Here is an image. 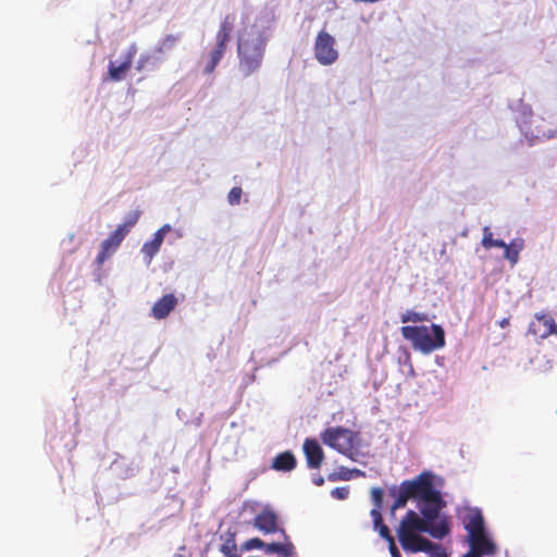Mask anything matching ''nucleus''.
I'll return each instance as SVG.
<instances>
[{"label":"nucleus","instance_id":"nucleus-1","mask_svg":"<svg viewBox=\"0 0 557 557\" xmlns=\"http://www.w3.org/2000/svg\"><path fill=\"white\" fill-rule=\"evenodd\" d=\"M436 480L438 479L433 472L423 471L414 479L406 480L398 488L391 491L395 496L392 512L404 508L410 498L417 499L420 511V515L414 510L407 511L397 529L398 539L404 527L407 534L412 531H426L435 540H443L450 533L449 518L442 512L446 502L436 486Z\"/></svg>","mask_w":557,"mask_h":557},{"label":"nucleus","instance_id":"nucleus-2","mask_svg":"<svg viewBox=\"0 0 557 557\" xmlns=\"http://www.w3.org/2000/svg\"><path fill=\"white\" fill-rule=\"evenodd\" d=\"M274 20V11L269 7L244 8L242 28L237 34L238 71L243 77L260 71L272 37Z\"/></svg>","mask_w":557,"mask_h":557},{"label":"nucleus","instance_id":"nucleus-3","mask_svg":"<svg viewBox=\"0 0 557 557\" xmlns=\"http://www.w3.org/2000/svg\"><path fill=\"white\" fill-rule=\"evenodd\" d=\"M462 523L468 532V542L470 550L463 557H481L482 555H493L496 552V545L488 534L484 518L479 508H468L462 515Z\"/></svg>","mask_w":557,"mask_h":557},{"label":"nucleus","instance_id":"nucleus-4","mask_svg":"<svg viewBox=\"0 0 557 557\" xmlns=\"http://www.w3.org/2000/svg\"><path fill=\"white\" fill-rule=\"evenodd\" d=\"M405 339L411 342L414 350L430 355L445 346V332L438 324L411 326L400 329Z\"/></svg>","mask_w":557,"mask_h":557},{"label":"nucleus","instance_id":"nucleus-5","mask_svg":"<svg viewBox=\"0 0 557 557\" xmlns=\"http://www.w3.org/2000/svg\"><path fill=\"white\" fill-rule=\"evenodd\" d=\"M406 527L399 532V543L403 549L410 554L426 553L430 557H448L443 546L434 543L422 534L426 531H412L407 534Z\"/></svg>","mask_w":557,"mask_h":557},{"label":"nucleus","instance_id":"nucleus-6","mask_svg":"<svg viewBox=\"0 0 557 557\" xmlns=\"http://www.w3.org/2000/svg\"><path fill=\"white\" fill-rule=\"evenodd\" d=\"M322 441L325 445L355 460L354 449L359 442L357 433L342 426L329 428L322 433Z\"/></svg>","mask_w":557,"mask_h":557},{"label":"nucleus","instance_id":"nucleus-7","mask_svg":"<svg viewBox=\"0 0 557 557\" xmlns=\"http://www.w3.org/2000/svg\"><path fill=\"white\" fill-rule=\"evenodd\" d=\"M183 236L184 233L181 228H173L169 223L163 224L153 233L151 239L144 243L140 249L145 263L147 265L151 263L165 239L170 245H174Z\"/></svg>","mask_w":557,"mask_h":557},{"label":"nucleus","instance_id":"nucleus-8","mask_svg":"<svg viewBox=\"0 0 557 557\" xmlns=\"http://www.w3.org/2000/svg\"><path fill=\"white\" fill-rule=\"evenodd\" d=\"M313 54L319 64L333 65L339 58L334 36L325 29L320 30L314 40Z\"/></svg>","mask_w":557,"mask_h":557},{"label":"nucleus","instance_id":"nucleus-9","mask_svg":"<svg viewBox=\"0 0 557 557\" xmlns=\"http://www.w3.org/2000/svg\"><path fill=\"white\" fill-rule=\"evenodd\" d=\"M517 123L530 145H534L536 140L550 139L557 136V131H545L537 124V121H527V119H523L518 120Z\"/></svg>","mask_w":557,"mask_h":557},{"label":"nucleus","instance_id":"nucleus-10","mask_svg":"<svg viewBox=\"0 0 557 557\" xmlns=\"http://www.w3.org/2000/svg\"><path fill=\"white\" fill-rule=\"evenodd\" d=\"M126 237L124 228H116L100 244V250L96 257V263L100 267L109 258H111L119 249L120 245Z\"/></svg>","mask_w":557,"mask_h":557},{"label":"nucleus","instance_id":"nucleus-11","mask_svg":"<svg viewBox=\"0 0 557 557\" xmlns=\"http://www.w3.org/2000/svg\"><path fill=\"white\" fill-rule=\"evenodd\" d=\"M137 53L136 45H132L126 52L121 55V61H110L109 77L114 82L122 81L131 69L133 59Z\"/></svg>","mask_w":557,"mask_h":557},{"label":"nucleus","instance_id":"nucleus-12","mask_svg":"<svg viewBox=\"0 0 557 557\" xmlns=\"http://www.w3.org/2000/svg\"><path fill=\"white\" fill-rule=\"evenodd\" d=\"M253 525L263 534L275 533L280 530L277 515L270 508H264L256 515Z\"/></svg>","mask_w":557,"mask_h":557},{"label":"nucleus","instance_id":"nucleus-13","mask_svg":"<svg viewBox=\"0 0 557 557\" xmlns=\"http://www.w3.org/2000/svg\"><path fill=\"white\" fill-rule=\"evenodd\" d=\"M535 319L537 323H532L530 325V332L534 335H539L543 339L552 334L557 335V324L553 318L543 313H536Z\"/></svg>","mask_w":557,"mask_h":557},{"label":"nucleus","instance_id":"nucleus-14","mask_svg":"<svg viewBox=\"0 0 557 557\" xmlns=\"http://www.w3.org/2000/svg\"><path fill=\"white\" fill-rule=\"evenodd\" d=\"M304 453L309 468L317 469L321 466L323 450L317 440L307 438L304 443Z\"/></svg>","mask_w":557,"mask_h":557},{"label":"nucleus","instance_id":"nucleus-15","mask_svg":"<svg viewBox=\"0 0 557 557\" xmlns=\"http://www.w3.org/2000/svg\"><path fill=\"white\" fill-rule=\"evenodd\" d=\"M282 536L285 539V542H273V543H265L264 553L267 555H284L285 557H295L296 556V547L295 545L288 540V536L284 532V530H280Z\"/></svg>","mask_w":557,"mask_h":557},{"label":"nucleus","instance_id":"nucleus-16","mask_svg":"<svg viewBox=\"0 0 557 557\" xmlns=\"http://www.w3.org/2000/svg\"><path fill=\"white\" fill-rule=\"evenodd\" d=\"M177 299L173 294H166L152 307L151 314L157 320L165 319L176 307Z\"/></svg>","mask_w":557,"mask_h":557},{"label":"nucleus","instance_id":"nucleus-17","mask_svg":"<svg viewBox=\"0 0 557 557\" xmlns=\"http://www.w3.org/2000/svg\"><path fill=\"white\" fill-rule=\"evenodd\" d=\"M164 58L159 55L154 50L141 53L137 61L136 70L139 72L154 71L160 66Z\"/></svg>","mask_w":557,"mask_h":557},{"label":"nucleus","instance_id":"nucleus-18","mask_svg":"<svg viewBox=\"0 0 557 557\" xmlns=\"http://www.w3.org/2000/svg\"><path fill=\"white\" fill-rule=\"evenodd\" d=\"M297 460L293 453L290 451H284L274 457L272 460V469L276 471H292L296 468Z\"/></svg>","mask_w":557,"mask_h":557},{"label":"nucleus","instance_id":"nucleus-19","mask_svg":"<svg viewBox=\"0 0 557 557\" xmlns=\"http://www.w3.org/2000/svg\"><path fill=\"white\" fill-rule=\"evenodd\" d=\"M226 50L222 49V48H218V47H214L210 52H209V55H208V61L206 62V65L203 67V73L205 74H211L216 65L220 63V61L222 60L224 53H225Z\"/></svg>","mask_w":557,"mask_h":557},{"label":"nucleus","instance_id":"nucleus-20","mask_svg":"<svg viewBox=\"0 0 557 557\" xmlns=\"http://www.w3.org/2000/svg\"><path fill=\"white\" fill-rule=\"evenodd\" d=\"M371 517L373 519L374 530L380 533L381 537L388 542L394 540V537L391 535L389 529L383 523L382 515L381 512H377V509L371 510Z\"/></svg>","mask_w":557,"mask_h":557},{"label":"nucleus","instance_id":"nucleus-21","mask_svg":"<svg viewBox=\"0 0 557 557\" xmlns=\"http://www.w3.org/2000/svg\"><path fill=\"white\" fill-rule=\"evenodd\" d=\"M178 41V37L174 35H166L156 46L154 51L164 58V54L170 52Z\"/></svg>","mask_w":557,"mask_h":557},{"label":"nucleus","instance_id":"nucleus-22","mask_svg":"<svg viewBox=\"0 0 557 557\" xmlns=\"http://www.w3.org/2000/svg\"><path fill=\"white\" fill-rule=\"evenodd\" d=\"M481 244L485 249H491L494 247L500 248L506 246V243L503 239L493 238V233L488 226L483 227V237Z\"/></svg>","mask_w":557,"mask_h":557},{"label":"nucleus","instance_id":"nucleus-23","mask_svg":"<svg viewBox=\"0 0 557 557\" xmlns=\"http://www.w3.org/2000/svg\"><path fill=\"white\" fill-rule=\"evenodd\" d=\"M220 550L224 557H240V555L237 552L236 543L233 535L225 540V542L221 545Z\"/></svg>","mask_w":557,"mask_h":557},{"label":"nucleus","instance_id":"nucleus-24","mask_svg":"<svg viewBox=\"0 0 557 557\" xmlns=\"http://www.w3.org/2000/svg\"><path fill=\"white\" fill-rule=\"evenodd\" d=\"M400 321H401V323H409V322L417 323V322L428 321V317L424 313L416 312L412 310H407L406 312H404L401 314Z\"/></svg>","mask_w":557,"mask_h":557},{"label":"nucleus","instance_id":"nucleus-25","mask_svg":"<svg viewBox=\"0 0 557 557\" xmlns=\"http://www.w3.org/2000/svg\"><path fill=\"white\" fill-rule=\"evenodd\" d=\"M371 497L374 505L373 509H377V512H381L382 502H383V490L380 487H373L371 490Z\"/></svg>","mask_w":557,"mask_h":557},{"label":"nucleus","instance_id":"nucleus-26","mask_svg":"<svg viewBox=\"0 0 557 557\" xmlns=\"http://www.w3.org/2000/svg\"><path fill=\"white\" fill-rule=\"evenodd\" d=\"M242 195H243V190L240 187H238V186L233 187L227 195L228 203L231 206L238 205L240 202Z\"/></svg>","mask_w":557,"mask_h":557},{"label":"nucleus","instance_id":"nucleus-27","mask_svg":"<svg viewBox=\"0 0 557 557\" xmlns=\"http://www.w3.org/2000/svg\"><path fill=\"white\" fill-rule=\"evenodd\" d=\"M234 22H235L234 15H232V14L226 15L224 17V20L221 22L219 30L231 35L233 32V28H234Z\"/></svg>","mask_w":557,"mask_h":557},{"label":"nucleus","instance_id":"nucleus-28","mask_svg":"<svg viewBox=\"0 0 557 557\" xmlns=\"http://www.w3.org/2000/svg\"><path fill=\"white\" fill-rule=\"evenodd\" d=\"M230 38H231L230 34L218 30L216 36H215L216 42H215L214 47L222 48V49L226 50Z\"/></svg>","mask_w":557,"mask_h":557},{"label":"nucleus","instance_id":"nucleus-29","mask_svg":"<svg viewBox=\"0 0 557 557\" xmlns=\"http://www.w3.org/2000/svg\"><path fill=\"white\" fill-rule=\"evenodd\" d=\"M138 214L134 213L127 216L126 221L123 224H120L116 228H124L125 235H127L131 228L137 223Z\"/></svg>","mask_w":557,"mask_h":557},{"label":"nucleus","instance_id":"nucleus-30","mask_svg":"<svg viewBox=\"0 0 557 557\" xmlns=\"http://www.w3.org/2000/svg\"><path fill=\"white\" fill-rule=\"evenodd\" d=\"M349 495V488L346 487V486H342V487H335L334 490H332L331 492V496L335 499H339V500H344L348 497Z\"/></svg>","mask_w":557,"mask_h":557},{"label":"nucleus","instance_id":"nucleus-31","mask_svg":"<svg viewBox=\"0 0 557 557\" xmlns=\"http://www.w3.org/2000/svg\"><path fill=\"white\" fill-rule=\"evenodd\" d=\"M264 547H265V543L258 537L250 539L244 544V548L246 550H251V549H256V548L264 549Z\"/></svg>","mask_w":557,"mask_h":557},{"label":"nucleus","instance_id":"nucleus-32","mask_svg":"<svg viewBox=\"0 0 557 557\" xmlns=\"http://www.w3.org/2000/svg\"><path fill=\"white\" fill-rule=\"evenodd\" d=\"M358 475H363L362 471H360L358 469L349 470V469H346V468H342L341 469V473H339V479H342V480H350L354 476H358Z\"/></svg>","mask_w":557,"mask_h":557},{"label":"nucleus","instance_id":"nucleus-33","mask_svg":"<svg viewBox=\"0 0 557 557\" xmlns=\"http://www.w3.org/2000/svg\"><path fill=\"white\" fill-rule=\"evenodd\" d=\"M503 248L505 250L504 258L508 260L512 265L517 264L519 256L516 255V251H512L510 247H507V245Z\"/></svg>","mask_w":557,"mask_h":557},{"label":"nucleus","instance_id":"nucleus-34","mask_svg":"<svg viewBox=\"0 0 557 557\" xmlns=\"http://www.w3.org/2000/svg\"><path fill=\"white\" fill-rule=\"evenodd\" d=\"M399 363L407 368L409 375H414V370L410 361V356L406 354L404 358H399Z\"/></svg>","mask_w":557,"mask_h":557},{"label":"nucleus","instance_id":"nucleus-35","mask_svg":"<svg viewBox=\"0 0 557 557\" xmlns=\"http://www.w3.org/2000/svg\"><path fill=\"white\" fill-rule=\"evenodd\" d=\"M510 247L512 251H516V255L519 256L520 251L523 249V240L520 238L513 239L510 244L507 245Z\"/></svg>","mask_w":557,"mask_h":557},{"label":"nucleus","instance_id":"nucleus-36","mask_svg":"<svg viewBox=\"0 0 557 557\" xmlns=\"http://www.w3.org/2000/svg\"><path fill=\"white\" fill-rule=\"evenodd\" d=\"M388 544H389L388 548H389L391 556L392 557H401V554H400L399 549L397 548L395 541L391 540V542H388Z\"/></svg>","mask_w":557,"mask_h":557},{"label":"nucleus","instance_id":"nucleus-37","mask_svg":"<svg viewBox=\"0 0 557 557\" xmlns=\"http://www.w3.org/2000/svg\"><path fill=\"white\" fill-rule=\"evenodd\" d=\"M312 482H313V484L321 486L324 483V479L321 475H313Z\"/></svg>","mask_w":557,"mask_h":557},{"label":"nucleus","instance_id":"nucleus-38","mask_svg":"<svg viewBox=\"0 0 557 557\" xmlns=\"http://www.w3.org/2000/svg\"><path fill=\"white\" fill-rule=\"evenodd\" d=\"M124 463V460H116L112 463V470L117 471V469Z\"/></svg>","mask_w":557,"mask_h":557},{"label":"nucleus","instance_id":"nucleus-39","mask_svg":"<svg viewBox=\"0 0 557 557\" xmlns=\"http://www.w3.org/2000/svg\"><path fill=\"white\" fill-rule=\"evenodd\" d=\"M508 323H509L508 319H503V320L499 322V325H500L502 327H505L506 325H508Z\"/></svg>","mask_w":557,"mask_h":557},{"label":"nucleus","instance_id":"nucleus-40","mask_svg":"<svg viewBox=\"0 0 557 557\" xmlns=\"http://www.w3.org/2000/svg\"><path fill=\"white\" fill-rule=\"evenodd\" d=\"M131 475H133V469H129V470H128V471H126V473H125V476H126V478H127V476H131Z\"/></svg>","mask_w":557,"mask_h":557},{"label":"nucleus","instance_id":"nucleus-41","mask_svg":"<svg viewBox=\"0 0 557 557\" xmlns=\"http://www.w3.org/2000/svg\"><path fill=\"white\" fill-rule=\"evenodd\" d=\"M330 480H331V481H335V480H336L335 474H331V475H330Z\"/></svg>","mask_w":557,"mask_h":557}]
</instances>
